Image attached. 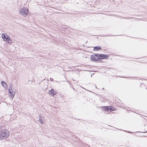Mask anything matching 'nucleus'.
<instances>
[{"instance_id": "obj_1", "label": "nucleus", "mask_w": 147, "mask_h": 147, "mask_svg": "<svg viewBox=\"0 0 147 147\" xmlns=\"http://www.w3.org/2000/svg\"><path fill=\"white\" fill-rule=\"evenodd\" d=\"M4 126H0V140L5 139L9 136L10 133L5 129Z\"/></svg>"}, {"instance_id": "obj_2", "label": "nucleus", "mask_w": 147, "mask_h": 147, "mask_svg": "<svg viewBox=\"0 0 147 147\" xmlns=\"http://www.w3.org/2000/svg\"><path fill=\"white\" fill-rule=\"evenodd\" d=\"M28 13V10L26 7H24L22 8L19 11V14L24 17H26Z\"/></svg>"}, {"instance_id": "obj_3", "label": "nucleus", "mask_w": 147, "mask_h": 147, "mask_svg": "<svg viewBox=\"0 0 147 147\" xmlns=\"http://www.w3.org/2000/svg\"><path fill=\"white\" fill-rule=\"evenodd\" d=\"M12 84L11 83L9 85V92L11 94L12 96L13 97L15 95V92L13 91L12 88Z\"/></svg>"}, {"instance_id": "obj_4", "label": "nucleus", "mask_w": 147, "mask_h": 147, "mask_svg": "<svg viewBox=\"0 0 147 147\" xmlns=\"http://www.w3.org/2000/svg\"><path fill=\"white\" fill-rule=\"evenodd\" d=\"M103 109L106 110L109 112L113 110L111 108V107H104L103 108Z\"/></svg>"}, {"instance_id": "obj_5", "label": "nucleus", "mask_w": 147, "mask_h": 147, "mask_svg": "<svg viewBox=\"0 0 147 147\" xmlns=\"http://www.w3.org/2000/svg\"><path fill=\"white\" fill-rule=\"evenodd\" d=\"M45 117H41L40 116H39V122L41 124H43L44 123V122L45 121Z\"/></svg>"}, {"instance_id": "obj_6", "label": "nucleus", "mask_w": 147, "mask_h": 147, "mask_svg": "<svg viewBox=\"0 0 147 147\" xmlns=\"http://www.w3.org/2000/svg\"><path fill=\"white\" fill-rule=\"evenodd\" d=\"M99 56L100 57L99 58H98V59H103L105 58H107L109 56L107 55L102 54L100 55ZM97 58L98 59V58Z\"/></svg>"}, {"instance_id": "obj_7", "label": "nucleus", "mask_w": 147, "mask_h": 147, "mask_svg": "<svg viewBox=\"0 0 147 147\" xmlns=\"http://www.w3.org/2000/svg\"><path fill=\"white\" fill-rule=\"evenodd\" d=\"M57 92L56 91H54L53 89H52L49 91V93L52 96H54V95H55Z\"/></svg>"}, {"instance_id": "obj_8", "label": "nucleus", "mask_w": 147, "mask_h": 147, "mask_svg": "<svg viewBox=\"0 0 147 147\" xmlns=\"http://www.w3.org/2000/svg\"><path fill=\"white\" fill-rule=\"evenodd\" d=\"M90 59L91 61L94 62L97 61L98 60L97 59H96L95 57V55H92L90 57Z\"/></svg>"}, {"instance_id": "obj_9", "label": "nucleus", "mask_w": 147, "mask_h": 147, "mask_svg": "<svg viewBox=\"0 0 147 147\" xmlns=\"http://www.w3.org/2000/svg\"><path fill=\"white\" fill-rule=\"evenodd\" d=\"M1 83L3 86L5 88H6L7 87V84L5 82L3 81H2Z\"/></svg>"}, {"instance_id": "obj_10", "label": "nucleus", "mask_w": 147, "mask_h": 147, "mask_svg": "<svg viewBox=\"0 0 147 147\" xmlns=\"http://www.w3.org/2000/svg\"><path fill=\"white\" fill-rule=\"evenodd\" d=\"M5 34H6V35H7V34H4L3 33L2 34V38L3 39H6L7 41L8 37H6Z\"/></svg>"}, {"instance_id": "obj_11", "label": "nucleus", "mask_w": 147, "mask_h": 147, "mask_svg": "<svg viewBox=\"0 0 147 147\" xmlns=\"http://www.w3.org/2000/svg\"><path fill=\"white\" fill-rule=\"evenodd\" d=\"M101 49V47H95L94 48V49L95 50H96V51H98L99 50H100Z\"/></svg>"}, {"instance_id": "obj_12", "label": "nucleus", "mask_w": 147, "mask_h": 147, "mask_svg": "<svg viewBox=\"0 0 147 147\" xmlns=\"http://www.w3.org/2000/svg\"><path fill=\"white\" fill-rule=\"evenodd\" d=\"M94 55H95V56L97 57H99V58L100 57V56H99L100 54H95Z\"/></svg>"}, {"instance_id": "obj_13", "label": "nucleus", "mask_w": 147, "mask_h": 147, "mask_svg": "<svg viewBox=\"0 0 147 147\" xmlns=\"http://www.w3.org/2000/svg\"><path fill=\"white\" fill-rule=\"evenodd\" d=\"M7 37H8V39H7V41L8 42H9L8 41H10L11 40V39H10L9 36L8 35H7Z\"/></svg>"}]
</instances>
